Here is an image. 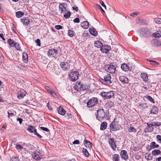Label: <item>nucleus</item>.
Instances as JSON below:
<instances>
[{"label": "nucleus", "mask_w": 161, "mask_h": 161, "mask_svg": "<svg viewBox=\"0 0 161 161\" xmlns=\"http://www.w3.org/2000/svg\"><path fill=\"white\" fill-rule=\"evenodd\" d=\"M65 3H60L59 4V9L61 11V13H62L64 10H66V7H65Z\"/></svg>", "instance_id": "f3484780"}, {"label": "nucleus", "mask_w": 161, "mask_h": 161, "mask_svg": "<svg viewBox=\"0 0 161 161\" xmlns=\"http://www.w3.org/2000/svg\"><path fill=\"white\" fill-rule=\"evenodd\" d=\"M113 103L109 101L105 105L106 107L108 108H111L113 106Z\"/></svg>", "instance_id": "58836bf2"}, {"label": "nucleus", "mask_w": 161, "mask_h": 161, "mask_svg": "<svg viewBox=\"0 0 161 161\" xmlns=\"http://www.w3.org/2000/svg\"><path fill=\"white\" fill-rule=\"evenodd\" d=\"M142 21H143V20L142 19H140L139 18L137 19L136 20V23L137 24H140V25L142 24Z\"/></svg>", "instance_id": "3c124183"}, {"label": "nucleus", "mask_w": 161, "mask_h": 161, "mask_svg": "<svg viewBox=\"0 0 161 161\" xmlns=\"http://www.w3.org/2000/svg\"><path fill=\"white\" fill-rule=\"evenodd\" d=\"M57 49H50L48 50V54L49 56L54 57L58 53Z\"/></svg>", "instance_id": "9b49d317"}, {"label": "nucleus", "mask_w": 161, "mask_h": 161, "mask_svg": "<svg viewBox=\"0 0 161 161\" xmlns=\"http://www.w3.org/2000/svg\"><path fill=\"white\" fill-rule=\"evenodd\" d=\"M89 31L91 34L94 36H96L97 35V33L96 29L94 28H89Z\"/></svg>", "instance_id": "b1692460"}, {"label": "nucleus", "mask_w": 161, "mask_h": 161, "mask_svg": "<svg viewBox=\"0 0 161 161\" xmlns=\"http://www.w3.org/2000/svg\"><path fill=\"white\" fill-rule=\"evenodd\" d=\"M158 111V109L157 107L156 106H153L152 108L151 109L150 113L154 114H157Z\"/></svg>", "instance_id": "a211bd4d"}, {"label": "nucleus", "mask_w": 161, "mask_h": 161, "mask_svg": "<svg viewBox=\"0 0 161 161\" xmlns=\"http://www.w3.org/2000/svg\"><path fill=\"white\" fill-rule=\"evenodd\" d=\"M121 68L122 69L125 71H128L129 69V67L128 65L125 64H123L121 65Z\"/></svg>", "instance_id": "5701e85b"}, {"label": "nucleus", "mask_w": 161, "mask_h": 161, "mask_svg": "<svg viewBox=\"0 0 161 161\" xmlns=\"http://www.w3.org/2000/svg\"><path fill=\"white\" fill-rule=\"evenodd\" d=\"M154 20L156 23L158 24H161V18H155Z\"/></svg>", "instance_id": "09e8293b"}, {"label": "nucleus", "mask_w": 161, "mask_h": 161, "mask_svg": "<svg viewBox=\"0 0 161 161\" xmlns=\"http://www.w3.org/2000/svg\"><path fill=\"white\" fill-rule=\"evenodd\" d=\"M45 88L48 91L49 93H50L54 97L55 95H56L54 92L53 91L49 86H45Z\"/></svg>", "instance_id": "6ab92c4d"}, {"label": "nucleus", "mask_w": 161, "mask_h": 161, "mask_svg": "<svg viewBox=\"0 0 161 161\" xmlns=\"http://www.w3.org/2000/svg\"><path fill=\"white\" fill-rule=\"evenodd\" d=\"M151 123V125H152L153 126H159L161 125V123L160 122H157V123H156L155 122H152Z\"/></svg>", "instance_id": "c03bdc74"}, {"label": "nucleus", "mask_w": 161, "mask_h": 161, "mask_svg": "<svg viewBox=\"0 0 161 161\" xmlns=\"http://www.w3.org/2000/svg\"><path fill=\"white\" fill-rule=\"evenodd\" d=\"M55 28L57 30H59L63 28L62 26L61 25H56L55 26Z\"/></svg>", "instance_id": "bf43d9fd"}, {"label": "nucleus", "mask_w": 161, "mask_h": 161, "mask_svg": "<svg viewBox=\"0 0 161 161\" xmlns=\"http://www.w3.org/2000/svg\"><path fill=\"white\" fill-rule=\"evenodd\" d=\"M107 126V123L105 122H103L101 124L100 127V130H104L106 128Z\"/></svg>", "instance_id": "7c9ffc66"}, {"label": "nucleus", "mask_w": 161, "mask_h": 161, "mask_svg": "<svg viewBox=\"0 0 161 161\" xmlns=\"http://www.w3.org/2000/svg\"><path fill=\"white\" fill-rule=\"evenodd\" d=\"M149 61L151 62V64L152 65H156L158 64V63L154 61L150 60Z\"/></svg>", "instance_id": "6e6d98bb"}, {"label": "nucleus", "mask_w": 161, "mask_h": 161, "mask_svg": "<svg viewBox=\"0 0 161 161\" xmlns=\"http://www.w3.org/2000/svg\"><path fill=\"white\" fill-rule=\"evenodd\" d=\"M68 35L70 37H72L75 36V35L74 31L71 30H69L68 31Z\"/></svg>", "instance_id": "e433bc0d"}, {"label": "nucleus", "mask_w": 161, "mask_h": 161, "mask_svg": "<svg viewBox=\"0 0 161 161\" xmlns=\"http://www.w3.org/2000/svg\"><path fill=\"white\" fill-rule=\"evenodd\" d=\"M73 10H75L76 12H77L78 11V8L76 6H74L72 7Z\"/></svg>", "instance_id": "69168bd1"}, {"label": "nucleus", "mask_w": 161, "mask_h": 161, "mask_svg": "<svg viewBox=\"0 0 161 161\" xmlns=\"http://www.w3.org/2000/svg\"><path fill=\"white\" fill-rule=\"evenodd\" d=\"M60 66L61 68L63 70H68L69 67V64L67 62H63L61 63Z\"/></svg>", "instance_id": "ddd939ff"}, {"label": "nucleus", "mask_w": 161, "mask_h": 161, "mask_svg": "<svg viewBox=\"0 0 161 161\" xmlns=\"http://www.w3.org/2000/svg\"><path fill=\"white\" fill-rule=\"evenodd\" d=\"M151 43L153 46L154 47L160 46L161 44V42L159 40L155 39L152 41Z\"/></svg>", "instance_id": "4468645a"}, {"label": "nucleus", "mask_w": 161, "mask_h": 161, "mask_svg": "<svg viewBox=\"0 0 161 161\" xmlns=\"http://www.w3.org/2000/svg\"><path fill=\"white\" fill-rule=\"evenodd\" d=\"M36 42L37 43V45L39 46H41V43H40V40L39 39H37L36 40Z\"/></svg>", "instance_id": "680f3d73"}, {"label": "nucleus", "mask_w": 161, "mask_h": 161, "mask_svg": "<svg viewBox=\"0 0 161 161\" xmlns=\"http://www.w3.org/2000/svg\"><path fill=\"white\" fill-rule=\"evenodd\" d=\"M14 47L17 50H20V47L19 45L17 42L16 43V44H15V46H14Z\"/></svg>", "instance_id": "864d4df0"}, {"label": "nucleus", "mask_w": 161, "mask_h": 161, "mask_svg": "<svg viewBox=\"0 0 161 161\" xmlns=\"http://www.w3.org/2000/svg\"><path fill=\"white\" fill-rule=\"evenodd\" d=\"M7 43L10 47H14L16 42L13 40L9 39L8 40Z\"/></svg>", "instance_id": "393cba45"}, {"label": "nucleus", "mask_w": 161, "mask_h": 161, "mask_svg": "<svg viewBox=\"0 0 161 161\" xmlns=\"http://www.w3.org/2000/svg\"><path fill=\"white\" fill-rule=\"evenodd\" d=\"M156 143L155 142H152L150 144V147L152 148H154V147H155Z\"/></svg>", "instance_id": "4d7b16f0"}, {"label": "nucleus", "mask_w": 161, "mask_h": 161, "mask_svg": "<svg viewBox=\"0 0 161 161\" xmlns=\"http://www.w3.org/2000/svg\"><path fill=\"white\" fill-rule=\"evenodd\" d=\"M71 15V13L70 12H68L65 13L64 15V17L65 19H68L69 18Z\"/></svg>", "instance_id": "a18cd8bd"}, {"label": "nucleus", "mask_w": 161, "mask_h": 161, "mask_svg": "<svg viewBox=\"0 0 161 161\" xmlns=\"http://www.w3.org/2000/svg\"><path fill=\"white\" fill-rule=\"evenodd\" d=\"M82 152L84 154V155L86 157H88L89 155V153L86 149L83 148L82 150Z\"/></svg>", "instance_id": "ea45409f"}, {"label": "nucleus", "mask_w": 161, "mask_h": 161, "mask_svg": "<svg viewBox=\"0 0 161 161\" xmlns=\"http://www.w3.org/2000/svg\"><path fill=\"white\" fill-rule=\"evenodd\" d=\"M10 161H19L18 157H13L11 158Z\"/></svg>", "instance_id": "603ef678"}, {"label": "nucleus", "mask_w": 161, "mask_h": 161, "mask_svg": "<svg viewBox=\"0 0 161 161\" xmlns=\"http://www.w3.org/2000/svg\"><path fill=\"white\" fill-rule=\"evenodd\" d=\"M106 70L109 73L114 74L115 73L116 70V67L112 63L110 64H107L105 66Z\"/></svg>", "instance_id": "7ed1b4c3"}, {"label": "nucleus", "mask_w": 161, "mask_h": 161, "mask_svg": "<svg viewBox=\"0 0 161 161\" xmlns=\"http://www.w3.org/2000/svg\"><path fill=\"white\" fill-rule=\"evenodd\" d=\"M66 112V111L62 107H59L58 110V112L59 114L64 115H65Z\"/></svg>", "instance_id": "a878e982"}, {"label": "nucleus", "mask_w": 161, "mask_h": 161, "mask_svg": "<svg viewBox=\"0 0 161 161\" xmlns=\"http://www.w3.org/2000/svg\"><path fill=\"white\" fill-rule=\"evenodd\" d=\"M17 121H19V124H21L22 123L23 119L20 118H18L17 119Z\"/></svg>", "instance_id": "338daca9"}, {"label": "nucleus", "mask_w": 161, "mask_h": 161, "mask_svg": "<svg viewBox=\"0 0 161 161\" xmlns=\"http://www.w3.org/2000/svg\"><path fill=\"white\" fill-rule=\"evenodd\" d=\"M153 36L156 38H159L161 37V31H158L153 34Z\"/></svg>", "instance_id": "cd10ccee"}, {"label": "nucleus", "mask_w": 161, "mask_h": 161, "mask_svg": "<svg viewBox=\"0 0 161 161\" xmlns=\"http://www.w3.org/2000/svg\"><path fill=\"white\" fill-rule=\"evenodd\" d=\"M97 115L96 118L98 117L99 119L103 118L105 115V113L103 108H100L97 110Z\"/></svg>", "instance_id": "6e6552de"}, {"label": "nucleus", "mask_w": 161, "mask_h": 161, "mask_svg": "<svg viewBox=\"0 0 161 161\" xmlns=\"http://www.w3.org/2000/svg\"><path fill=\"white\" fill-rule=\"evenodd\" d=\"M104 81L106 82V83L109 84H112L113 82L111 80V75L109 74H108L105 75L104 77Z\"/></svg>", "instance_id": "f8f14e48"}, {"label": "nucleus", "mask_w": 161, "mask_h": 161, "mask_svg": "<svg viewBox=\"0 0 161 161\" xmlns=\"http://www.w3.org/2000/svg\"><path fill=\"white\" fill-rule=\"evenodd\" d=\"M112 158L115 161H119V155L118 154H114Z\"/></svg>", "instance_id": "37998d69"}, {"label": "nucleus", "mask_w": 161, "mask_h": 161, "mask_svg": "<svg viewBox=\"0 0 161 161\" xmlns=\"http://www.w3.org/2000/svg\"><path fill=\"white\" fill-rule=\"evenodd\" d=\"M88 89V86H85L84 85H83V84H82V87H81V89H82L83 90H86Z\"/></svg>", "instance_id": "052dcab7"}, {"label": "nucleus", "mask_w": 161, "mask_h": 161, "mask_svg": "<svg viewBox=\"0 0 161 161\" xmlns=\"http://www.w3.org/2000/svg\"><path fill=\"white\" fill-rule=\"evenodd\" d=\"M94 46L96 47L101 48L103 46V44L100 41H97L95 42Z\"/></svg>", "instance_id": "2f4dec72"}, {"label": "nucleus", "mask_w": 161, "mask_h": 161, "mask_svg": "<svg viewBox=\"0 0 161 161\" xmlns=\"http://www.w3.org/2000/svg\"><path fill=\"white\" fill-rule=\"evenodd\" d=\"M161 153V152L159 150L155 149L152 151V154L153 155L156 156L159 155Z\"/></svg>", "instance_id": "bb28decb"}, {"label": "nucleus", "mask_w": 161, "mask_h": 161, "mask_svg": "<svg viewBox=\"0 0 161 161\" xmlns=\"http://www.w3.org/2000/svg\"><path fill=\"white\" fill-rule=\"evenodd\" d=\"M142 78L143 80L145 81H148V75L146 73H143L141 74Z\"/></svg>", "instance_id": "473e14b6"}, {"label": "nucleus", "mask_w": 161, "mask_h": 161, "mask_svg": "<svg viewBox=\"0 0 161 161\" xmlns=\"http://www.w3.org/2000/svg\"><path fill=\"white\" fill-rule=\"evenodd\" d=\"M40 128L42 130L46 131L49 132V130L48 128L46 127H40Z\"/></svg>", "instance_id": "13d9d810"}, {"label": "nucleus", "mask_w": 161, "mask_h": 161, "mask_svg": "<svg viewBox=\"0 0 161 161\" xmlns=\"http://www.w3.org/2000/svg\"><path fill=\"white\" fill-rule=\"evenodd\" d=\"M109 48L110 47H109L108 46H103L101 47L100 50L102 52L107 53L108 52Z\"/></svg>", "instance_id": "2eb2a0df"}, {"label": "nucleus", "mask_w": 161, "mask_h": 161, "mask_svg": "<svg viewBox=\"0 0 161 161\" xmlns=\"http://www.w3.org/2000/svg\"><path fill=\"white\" fill-rule=\"evenodd\" d=\"M23 90L22 91H23ZM25 96V93L21 91L18 92V97L19 99L23 98Z\"/></svg>", "instance_id": "c85d7f7f"}, {"label": "nucleus", "mask_w": 161, "mask_h": 161, "mask_svg": "<svg viewBox=\"0 0 161 161\" xmlns=\"http://www.w3.org/2000/svg\"><path fill=\"white\" fill-rule=\"evenodd\" d=\"M151 125V123L147 124V130L148 132H152L153 130V128L152 127V125Z\"/></svg>", "instance_id": "c756f323"}, {"label": "nucleus", "mask_w": 161, "mask_h": 161, "mask_svg": "<svg viewBox=\"0 0 161 161\" xmlns=\"http://www.w3.org/2000/svg\"><path fill=\"white\" fill-rule=\"evenodd\" d=\"M79 73L77 71L72 72L70 74V77L72 81H75L78 78Z\"/></svg>", "instance_id": "1a4fd4ad"}, {"label": "nucleus", "mask_w": 161, "mask_h": 161, "mask_svg": "<svg viewBox=\"0 0 161 161\" xmlns=\"http://www.w3.org/2000/svg\"><path fill=\"white\" fill-rule=\"evenodd\" d=\"M140 33L142 37H146L150 36L151 32L148 28H143L140 29Z\"/></svg>", "instance_id": "f03ea898"}, {"label": "nucleus", "mask_w": 161, "mask_h": 161, "mask_svg": "<svg viewBox=\"0 0 161 161\" xmlns=\"http://www.w3.org/2000/svg\"><path fill=\"white\" fill-rule=\"evenodd\" d=\"M157 139L159 141V142L161 143V136L160 135H157L156 136Z\"/></svg>", "instance_id": "e2e57ef3"}, {"label": "nucleus", "mask_w": 161, "mask_h": 161, "mask_svg": "<svg viewBox=\"0 0 161 161\" xmlns=\"http://www.w3.org/2000/svg\"><path fill=\"white\" fill-rule=\"evenodd\" d=\"M31 154L33 158L36 160H39L42 158V156L39 152L35 151L33 152H31Z\"/></svg>", "instance_id": "39448f33"}, {"label": "nucleus", "mask_w": 161, "mask_h": 161, "mask_svg": "<svg viewBox=\"0 0 161 161\" xmlns=\"http://www.w3.org/2000/svg\"><path fill=\"white\" fill-rule=\"evenodd\" d=\"M81 26L84 29H87L89 27V23L87 21H84L81 23Z\"/></svg>", "instance_id": "412c9836"}, {"label": "nucleus", "mask_w": 161, "mask_h": 161, "mask_svg": "<svg viewBox=\"0 0 161 161\" xmlns=\"http://www.w3.org/2000/svg\"><path fill=\"white\" fill-rule=\"evenodd\" d=\"M81 82H77L76 85L75 86V90H77V91H80L81 89V87H82V84H81Z\"/></svg>", "instance_id": "aec40b11"}, {"label": "nucleus", "mask_w": 161, "mask_h": 161, "mask_svg": "<svg viewBox=\"0 0 161 161\" xmlns=\"http://www.w3.org/2000/svg\"><path fill=\"white\" fill-rule=\"evenodd\" d=\"M139 13L138 12H135L133 13H131L130 15L132 17H134L137 16V15L139 14Z\"/></svg>", "instance_id": "5fc2aeb1"}, {"label": "nucleus", "mask_w": 161, "mask_h": 161, "mask_svg": "<svg viewBox=\"0 0 161 161\" xmlns=\"http://www.w3.org/2000/svg\"><path fill=\"white\" fill-rule=\"evenodd\" d=\"M84 142H85L84 144L87 145L89 147H91L92 144L90 142L86 140H85Z\"/></svg>", "instance_id": "49530a36"}, {"label": "nucleus", "mask_w": 161, "mask_h": 161, "mask_svg": "<svg viewBox=\"0 0 161 161\" xmlns=\"http://www.w3.org/2000/svg\"><path fill=\"white\" fill-rule=\"evenodd\" d=\"M22 57L25 63H27L28 60V55L27 53H24L23 54Z\"/></svg>", "instance_id": "72a5a7b5"}, {"label": "nucleus", "mask_w": 161, "mask_h": 161, "mask_svg": "<svg viewBox=\"0 0 161 161\" xmlns=\"http://www.w3.org/2000/svg\"><path fill=\"white\" fill-rule=\"evenodd\" d=\"M119 80L124 83H127L129 82V80L125 76H121L119 77Z\"/></svg>", "instance_id": "dca6fc26"}, {"label": "nucleus", "mask_w": 161, "mask_h": 161, "mask_svg": "<svg viewBox=\"0 0 161 161\" xmlns=\"http://www.w3.org/2000/svg\"><path fill=\"white\" fill-rule=\"evenodd\" d=\"M73 21L75 23H78L80 22V19L79 18H76Z\"/></svg>", "instance_id": "0e129e2a"}, {"label": "nucleus", "mask_w": 161, "mask_h": 161, "mask_svg": "<svg viewBox=\"0 0 161 161\" xmlns=\"http://www.w3.org/2000/svg\"><path fill=\"white\" fill-rule=\"evenodd\" d=\"M21 21L24 25H27L29 24L30 21L29 19L26 17H23L21 19Z\"/></svg>", "instance_id": "4be33fe9"}, {"label": "nucleus", "mask_w": 161, "mask_h": 161, "mask_svg": "<svg viewBox=\"0 0 161 161\" xmlns=\"http://www.w3.org/2000/svg\"><path fill=\"white\" fill-rule=\"evenodd\" d=\"M120 156L121 158L125 161H127L129 157L127 152L125 150H122L120 152Z\"/></svg>", "instance_id": "9d476101"}, {"label": "nucleus", "mask_w": 161, "mask_h": 161, "mask_svg": "<svg viewBox=\"0 0 161 161\" xmlns=\"http://www.w3.org/2000/svg\"><path fill=\"white\" fill-rule=\"evenodd\" d=\"M146 107H147V106L146 105V103L139 104L138 106V108L142 109H144Z\"/></svg>", "instance_id": "79ce46f5"}, {"label": "nucleus", "mask_w": 161, "mask_h": 161, "mask_svg": "<svg viewBox=\"0 0 161 161\" xmlns=\"http://www.w3.org/2000/svg\"><path fill=\"white\" fill-rule=\"evenodd\" d=\"M108 142L110 146L113 150H116L117 147L116 144V141H114V139L113 138H110L108 140Z\"/></svg>", "instance_id": "0eeeda50"}, {"label": "nucleus", "mask_w": 161, "mask_h": 161, "mask_svg": "<svg viewBox=\"0 0 161 161\" xmlns=\"http://www.w3.org/2000/svg\"><path fill=\"white\" fill-rule=\"evenodd\" d=\"M100 4H101V5L103 6V7L105 9H106V6L105 4H104V3L102 1H101L100 2Z\"/></svg>", "instance_id": "774afa93"}, {"label": "nucleus", "mask_w": 161, "mask_h": 161, "mask_svg": "<svg viewBox=\"0 0 161 161\" xmlns=\"http://www.w3.org/2000/svg\"><path fill=\"white\" fill-rule=\"evenodd\" d=\"M114 120L110 124V129L113 131L119 130L120 128L118 125L117 122H115Z\"/></svg>", "instance_id": "423d86ee"}, {"label": "nucleus", "mask_w": 161, "mask_h": 161, "mask_svg": "<svg viewBox=\"0 0 161 161\" xmlns=\"http://www.w3.org/2000/svg\"><path fill=\"white\" fill-rule=\"evenodd\" d=\"M145 158L147 160H151L153 159V157L151 155V154L147 153L146 154Z\"/></svg>", "instance_id": "a19ab883"}, {"label": "nucleus", "mask_w": 161, "mask_h": 161, "mask_svg": "<svg viewBox=\"0 0 161 161\" xmlns=\"http://www.w3.org/2000/svg\"><path fill=\"white\" fill-rule=\"evenodd\" d=\"M146 97L151 102H152L153 103H154V100L150 96H147Z\"/></svg>", "instance_id": "de8ad7c7"}, {"label": "nucleus", "mask_w": 161, "mask_h": 161, "mask_svg": "<svg viewBox=\"0 0 161 161\" xmlns=\"http://www.w3.org/2000/svg\"><path fill=\"white\" fill-rule=\"evenodd\" d=\"M35 127L32 125H29L28 126L27 130L31 133H33Z\"/></svg>", "instance_id": "4c0bfd02"}, {"label": "nucleus", "mask_w": 161, "mask_h": 161, "mask_svg": "<svg viewBox=\"0 0 161 161\" xmlns=\"http://www.w3.org/2000/svg\"><path fill=\"white\" fill-rule=\"evenodd\" d=\"M98 103V100L97 97H92L90 99L87 103V107L92 108L96 106Z\"/></svg>", "instance_id": "f257e3e1"}, {"label": "nucleus", "mask_w": 161, "mask_h": 161, "mask_svg": "<svg viewBox=\"0 0 161 161\" xmlns=\"http://www.w3.org/2000/svg\"><path fill=\"white\" fill-rule=\"evenodd\" d=\"M16 148L18 150H21L23 148V147L21 145L18 144L16 145Z\"/></svg>", "instance_id": "8fccbe9b"}, {"label": "nucleus", "mask_w": 161, "mask_h": 161, "mask_svg": "<svg viewBox=\"0 0 161 161\" xmlns=\"http://www.w3.org/2000/svg\"><path fill=\"white\" fill-rule=\"evenodd\" d=\"M128 131L129 132H134L136 133V130L134 127L132 126H130L128 127Z\"/></svg>", "instance_id": "f704fd0d"}, {"label": "nucleus", "mask_w": 161, "mask_h": 161, "mask_svg": "<svg viewBox=\"0 0 161 161\" xmlns=\"http://www.w3.org/2000/svg\"><path fill=\"white\" fill-rule=\"evenodd\" d=\"M24 14V13L21 11H18L16 12V17L18 18L22 17Z\"/></svg>", "instance_id": "c9c22d12"}, {"label": "nucleus", "mask_w": 161, "mask_h": 161, "mask_svg": "<svg viewBox=\"0 0 161 161\" xmlns=\"http://www.w3.org/2000/svg\"><path fill=\"white\" fill-rule=\"evenodd\" d=\"M101 94L104 98L110 99L114 96V94L113 91H110L108 92H102Z\"/></svg>", "instance_id": "20e7f679"}]
</instances>
